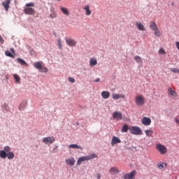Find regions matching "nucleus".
Wrapping results in <instances>:
<instances>
[{
    "label": "nucleus",
    "mask_w": 179,
    "mask_h": 179,
    "mask_svg": "<svg viewBox=\"0 0 179 179\" xmlns=\"http://www.w3.org/2000/svg\"><path fill=\"white\" fill-rule=\"evenodd\" d=\"M97 157V155L96 154H92L91 155L88 156H84L78 158L77 161V166H80L81 163L83 162H89V160H93V159H96Z\"/></svg>",
    "instance_id": "1"
},
{
    "label": "nucleus",
    "mask_w": 179,
    "mask_h": 179,
    "mask_svg": "<svg viewBox=\"0 0 179 179\" xmlns=\"http://www.w3.org/2000/svg\"><path fill=\"white\" fill-rule=\"evenodd\" d=\"M135 103L136 106H138L139 107L145 106V97L142 95H137L135 98Z\"/></svg>",
    "instance_id": "2"
},
{
    "label": "nucleus",
    "mask_w": 179,
    "mask_h": 179,
    "mask_svg": "<svg viewBox=\"0 0 179 179\" xmlns=\"http://www.w3.org/2000/svg\"><path fill=\"white\" fill-rule=\"evenodd\" d=\"M129 131L132 135H142V129L139 127L132 126L129 128Z\"/></svg>",
    "instance_id": "3"
},
{
    "label": "nucleus",
    "mask_w": 179,
    "mask_h": 179,
    "mask_svg": "<svg viewBox=\"0 0 179 179\" xmlns=\"http://www.w3.org/2000/svg\"><path fill=\"white\" fill-rule=\"evenodd\" d=\"M156 149L159 152L160 155H166L167 153V148L162 144H157Z\"/></svg>",
    "instance_id": "4"
},
{
    "label": "nucleus",
    "mask_w": 179,
    "mask_h": 179,
    "mask_svg": "<svg viewBox=\"0 0 179 179\" xmlns=\"http://www.w3.org/2000/svg\"><path fill=\"white\" fill-rule=\"evenodd\" d=\"M43 142L45 143V145H51L55 142V138H54V136L44 137L43 138Z\"/></svg>",
    "instance_id": "5"
},
{
    "label": "nucleus",
    "mask_w": 179,
    "mask_h": 179,
    "mask_svg": "<svg viewBox=\"0 0 179 179\" xmlns=\"http://www.w3.org/2000/svg\"><path fill=\"white\" fill-rule=\"evenodd\" d=\"M112 117L113 120H116L117 121H120V120H122V113L120 111L114 112L112 114Z\"/></svg>",
    "instance_id": "6"
},
{
    "label": "nucleus",
    "mask_w": 179,
    "mask_h": 179,
    "mask_svg": "<svg viewBox=\"0 0 179 179\" xmlns=\"http://www.w3.org/2000/svg\"><path fill=\"white\" fill-rule=\"evenodd\" d=\"M141 122L143 125H145V127H149V125L152 124V120L150 119V117H144L141 120Z\"/></svg>",
    "instance_id": "7"
},
{
    "label": "nucleus",
    "mask_w": 179,
    "mask_h": 179,
    "mask_svg": "<svg viewBox=\"0 0 179 179\" xmlns=\"http://www.w3.org/2000/svg\"><path fill=\"white\" fill-rule=\"evenodd\" d=\"M24 13L26 15H35L36 10H34V8H30V7H27L26 8L24 9Z\"/></svg>",
    "instance_id": "8"
},
{
    "label": "nucleus",
    "mask_w": 179,
    "mask_h": 179,
    "mask_svg": "<svg viewBox=\"0 0 179 179\" xmlns=\"http://www.w3.org/2000/svg\"><path fill=\"white\" fill-rule=\"evenodd\" d=\"M10 0H6L2 2V6L4 8L5 10L8 12L9 10L10 5Z\"/></svg>",
    "instance_id": "9"
},
{
    "label": "nucleus",
    "mask_w": 179,
    "mask_h": 179,
    "mask_svg": "<svg viewBox=\"0 0 179 179\" xmlns=\"http://www.w3.org/2000/svg\"><path fill=\"white\" fill-rule=\"evenodd\" d=\"M76 162V160H75L73 157H70L66 159V164H67L68 166H71L72 167L75 166Z\"/></svg>",
    "instance_id": "10"
},
{
    "label": "nucleus",
    "mask_w": 179,
    "mask_h": 179,
    "mask_svg": "<svg viewBox=\"0 0 179 179\" xmlns=\"http://www.w3.org/2000/svg\"><path fill=\"white\" fill-rule=\"evenodd\" d=\"M136 175V171H134L130 173H126L124 176V179H133L134 178L135 176Z\"/></svg>",
    "instance_id": "11"
},
{
    "label": "nucleus",
    "mask_w": 179,
    "mask_h": 179,
    "mask_svg": "<svg viewBox=\"0 0 179 179\" xmlns=\"http://www.w3.org/2000/svg\"><path fill=\"white\" fill-rule=\"evenodd\" d=\"M66 42L70 47H75L76 45V41L74 39L66 38Z\"/></svg>",
    "instance_id": "12"
},
{
    "label": "nucleus",
    "mask_w": 179,
    "mask_h": 179,
    "mask_svg": "<svg viewBox=\"0 0 179 179\" xmlns=\"http://www.w3.org/2000/svg\"><path fill=\"white\" fill-rule=\"evenodd\" d=\"M112 97L114 100H118L120 99H125V95L122 94H118L113 93L112 94Z\"/></svg>",
    "instance_id": "13"
},
{
    "label": "nucleus",
    "mask_w": 179,
    "mask_h": 179,
    "mask_svg": "<svg viewBox=\"0 0 179 179\" xmlns=\"http://www.w3.org/2000/svg\"><path fill=\"white\" fill-rule=\"evenodd\" d=\"M117 143H121V140L117 136H113L111 140V145H117Z\"/></svg>",
    "instance_id": "14"
},
{
    "label": "nucleus",
    "mask_w": 179,
    "mask_h": 179,
    "mask_svg": "<svg viewBox=\"0 0 179 179\" xmlns=\"http://www.w3.org/2000/svg\"><path fill=\"white\" fill-rule=\"evenodd\" d=\"M136 26L137 29H138V30H140V31H145V30H146L145 29V26H143V24H142L141 22H136Z\"/></svg>",
    "instance_id": "15"
},
{
    "label": "nucleus",
    "mask_w": 179,
    "mask_h": 179,
    "mask_svg": "<svg viewBox=\"0 0 179 179\" xmlns=\"http://www.w3.org/2000/svg\"><path fill=\"white\" fill-rule=\"evenodd\" d=\"M168 93L170 96H172V99H176V97H177V92L174 90H173V89H171V87H169L168 89Z\"/></svg>",
    "instance_id": "16"
},
{
    "label": "nucleus",
    "mask_w": 179,
    "mask_h": 179,
    "mask_svg": "<svg viewBox=\"0 0 179 179\" xmlns=\"http://www.w3.org/2000/svg\"><path fill=\"white\" fill-rule=\"evenodd\" d=\"M6 157H8L9 160H11L12 159H15V154H13V152H8V153L5 152V155L4 157H3V159H6Z\"/></svg>",
    "instance_id": "17"
},
{
    "label": "nucleus",
    "mask_w": 179,
    "mask_h": 179,
    "mask_svg": "<svg viewBox=\"0 0 179 179\" xmlns=\"http://www.w3.org/2000/svg\"><path fill=\"white\" fill-rule=\"evenodd\" d=\"M50 12L51 13L49 15V17H50V19H55V17H57V11H55V9L52 8H50Z\"/></svg>",
    "instance_id": "18"
},
{
    "label": "nucleus",
    "mask_w": 179,
    "mask_h": 179,
    "mask_svg": "<svg viewBox=\"0 0 179 179\" xmlns=\"http://www.w3.org/2000/svg\"><path fill=\"white\" fill-rule=\"evenodd\" d=\"M101 97L103 98L105 100L110 98V94L108 91H103L101 94Z\"/></svg>",
    "instance_id": "19"
},
{
    "label": "nucleus",
    "mask_w": 179,
    "mask_h": 179,
    "mask_svg": "<svg viewBox=\"0 0 179 179\" xmlns=\"http://www.w3.org/2000/svg\"><path fill=\"white\" fill-rule=\"evenodd\" d=\"M150 29L152 30V31L159 29V27H157V24H156V22L152 21L150 23Z\"/></svg>",
    "instance_id": "20"
},
{
    "label": "nucleus",
    "mask_w": 179,
    "mask_h": 179,
    "mask_svg": "<svg viewBox=\"0 0 179 179\" xmlns=\"http://www.w3.org/2000/svg\"><path fill=\"white\" fill-rule=\"evenodd\" d=\"M26 107H27V101H22L19 106V110L20 111H23V110H24V108H26Z\"/></svg>",
    "instance_id": "21"
},
{
    "label": "nucleus",
    "mask_w": 179,
    "mask_h": 179,
    "mask_svg": "<svg viewBox=\"0 0 179 179\" xmlns=\"http://www.w3.org/2000/svg\"><path fill=\"white\" fill-rule=\"evenodd\" d=\"M109 173L110 174H117V173H120V171L118 170V168L113 166L109 169Z\"/></svg>",
    "instance_id": "22"
},
{
    "label": "nucleus",
    "mask_w": 179,
    "mask_h": 179,
    "mask_svg": "<svg viewBox=\"0 0 179 179\" xmlns=\"http://www.w3.org/2000/svg\"><path fill=\"white\" fill-rule=\"evenodd\" d=\"M96 64H97V59H96L94 57L90 59V66H92V67L96 66Z\"/></svg>",
    "instance_id": "23"
},
{
    "label": "nucleus",
    "mask_w": 179,
    "mask_h": 179,
    "mask_svg": "<svg viewBox=\"0 0 179 179\" xmlns=\"http://www.w3.org/2000/svg\"><path fill=\"white\" fill-rule=\"evenodd\" d=\"M84 10H85V15L87 16H90V15H92V11L90 10V7L89 6H86L84 8Z\"/></svg>",
    "instance_id": "24"
},
{
    "label": "nucleus",
    "mask_w": 179,
    "mask_h": 179,
    "mask_svg": "<svg viewBox=\"0 0 179 179\" xmlns=\"http://www.w3.org/2000/svg\"><path fill=\"white\" fill-rule=\"evenodd\" d=\"M60 9L62 13H64L66 16H69V10H68V8L61 6Z\"/></svg>",
    "instance_id": "25"
},
{
    "label": "nucleus",
    "mask_w": 179,
    "mask_h": 179,
    "mask_svg": "<svg viewBox=\"0 0 179 179\" xmlns=\"http://www.w3.org/2000/svg\"><path fill=\"white\" fill-rule=\"evenodd\" d=\"M42 64H43V62H36L34 64V68H36V69H41V68H43Z\"/></svg>",
    "instance_id": "26"
},
{
    "label": "nucleus",
    "mask_w": 179,
    "mask_h": 179,
    "mask_svg": "<svg viewBox=\"0 0 179 179\" xmlns=\"http://www.w3.org/2000/svg\"><path fill=\"white\" fill-rule=\"evenodd\" d=\"M69 149H82V146L77 144H71L69 145Z\"/></svg>",
    "instance_id": "27"
},
{
    "label": "nucleus",
    "mask_w": 179,
    "mask_h": 179,
    "mask_svg": "<svg viewBox=\"0 0 179 179\" xmlns=\"http://www.w3.org/2000/svg\"><path fill=\"white\" fill-rule=\"evenodd\" d=\"M145 132L146 136H148L149 138L153 136V130L152 129L145 130Z\"/></svg>",
    "instance_id": "28"
},
{
    "label": "nucleus",
    "mask_w": 179,
    "mask_h": 179,
    "mask_svg": "<svg viewBox=\"0 0 179 179\" xmlns=\"http://www.w3.org/2000/svg\"><path fill=\"white\" fill-rule=\"evenodd\" d=\"M154 34L156 37H160L162 36V33L160 32V30H159V28L154 30Z\"/></svg>",
    "instance_id": "29"
},
{
    "label": "nucleus",
    "mask_w": 179,
    "mask_h": 179,
    "mask_svg": "<svg viewBox=\"0 0 179 179\" xmlns=\"http://www.w3.org/2000/svg\"><path fill=\"white\" fill-rule=\"evenodd\" d=\"M128 129H129L128 124H124L121 129V132H128Z\"/></svg>",
    "instance_id": "30"
},
{
    "label": "nucleus",
    "mask_w": 179,
    "mask_h": 179,
    "mask_svg": "<svg viewBox=\"0 0 179 179\" xmlns=\"http://www.w3.org/2000/svg\"><path fill=\"white\" fill-rule=\"evenodd\" d=\"M13 78H14V79L15 80V83H20L21 79H20V77H19L18 75L14 74L13 75Z\"/></svg>",
    "instance_id": "31"
},
{
    "label": "nucleus",
    "mask_w": 179,
    "mask_h": 179,
    "mask_svg": "<svg viewBox=\"0 0 179 179\" xmlns=\"http://www.w3.org/2000/svg\"><path fill=\"white\" fill-rule=\"evenodd\" d=\"M134 59L137 62V64L142 63V57H141L140 56H135Z\"/></svg>",
    "instance_id": "32"
},
{
    "label": "nucleus",
    "mask_w": 179,
    "mask_h": 179,
    "mask_svg": "<svg viewBox=\"0 0 179 179\" xmlns=\"http://www.w3.org/2000/svg\"><path fill=\"white\" fill-rule=\"evenodd\" d=\"M58 48L59 50H62V41L61 38L57 39Z\"/></svg>",
    "instance_id": "33"
},
{
    "label": "nucleus",
    "mask_w": 179,
    "mask_h": 179,
    "mask_svg": "<svg viewBox=\"0 0 179 179\" xmlns=\"http://www.w3.org/2000/svg\"><path fill=\"white\" fill-rule=\"evenodd\" d=\"M3 152H5L6 153H10V147L5 146Z\"/></svg>",
    "instance_id": "34"
},
{
    "label": "nucleus",
    "mask_w": 179,
    "mask_h": 179,
    "mask_svg": "<svg viewBox=\"0 0 179 179\" xmlns=\"http://www.w3.org/2000/svg\"><path fill=\"white\" fill-rule=\"evenodd\" d=\"M17 62H20L21 65H27V63H26V62L21 58H18Z\"/></svg>",
    "instance_id": "35"
},
{
    "label": "nucleus",
    "mask_w": 179,
    "mask_h": 179,
    "mask_svg": "<svg viewBox=\"0 0 179 179\" xmlns=\"http://www.w3.org/2000/svg\"><path fill=\"white\" fill-rule=\"evenodd\" d=\"M6 55L10 57V58H15V55L9 51H6Z\"/></svg>",
    "instance_id": "36"
},
{
    "label": "nucleus",
    "mask_w": 179,
    "mask_h": 179,
    "mask_svg": "<svg viewBox=\"0 0 179 179\" xmlns=\"http://www.w3.org/2000/svg\"><path fill=\"white\" fill-rule=\"evenodd\" d=\"M157 166H158V169H159L160 170H162V169H164V166H166V164L159 163Z\"/></svg>",
    "instance_id": "37"
},
{
    "label": "nucleus",
    "mask_w": 179,
    "mask_h": 179,
    "mask_svg": "<svg viewBox=\"0 0 179 179\" xmlns=\"http://www.w3.org/2000/svg\"><path fill=\"white\" fill-rule=\"evenodd\" d=\"M41 69V72H43V73H47V72H48V69H47V67L42 66Z\"/></svg>",
    "instance_id": "38"
},
{
    "label": "nucleus",
    "mask_w": 179,
    "mask_h": 179,
    "mask_svg": "<svg viewBox=\"0 0 179 179\" xmlns=\"http://www.w3.org/2000/svg\"><path fill=\"white\" fill-rule=\"evenodd\" d=\"M159 54H162V55H166V51L163 48H160L159 50Z\"/></svg>",
    "instance_id": "39"
},
{
    "label": "nucleus",
    "mask_w": 179,
    "mask_h": 179,
    "mask_svg": "<svg viewBox=\"0 0 179 179\" xmlns=\"http://www.w3.org/2000/svg\"><path fill=\"white\" fill-rule=\"evenodd\" d=\"M5 157V151L3 150H0V157L1 159H3V157Z\"/></svg>",
    "instance_id": "40"
},
{
    "label": "nucleus",
    "mask_w": 179,
    "mask_h": 179,
    "mask_svg": "<svg viewBox=\"0 0 179 179\" xmlns=\"http://www.w3.org/2000/svg\"><path fill=\"white\" fill-rule=\"evenodd\" d=\"M171 72H173L174 73H179V69H171Z\"/></svg>",
    "instance_id": "41"
},
{
    "label": "nucleus",
    "mask_w": 179,
    "mask_h": 179,
    "mask_svg": "<svg viewBox=\"0 0 179 179\" xmlns=\"http://www.w3.org/2000/svg\"><path fill=\"white\" fill-rule=\"evenodd\" d=\"M69 82H70L71 83H75V78L72 77L69 78Z\"/></svg>",
    "instance_id": "42"
},
{
    "label": "nucleus",
    "mask_w": 179,
    "mask_h": 179,
    "mask_svg": "<svg viewBox=\"0 0 179 179\" xmlns=\"http://www.w3.org/2000/svg\"><path fill=\"white\" fill-rule=\"evenodd\" d=\"M27 8H29V6H34V3H28L26 4Z\"/></svg>",
    "instance_id": "43"
},
{
    "label": "nucleus",
    "mask_w": 179,
    "mask_h": 179,
    "mask_svg": "<svg viewBox=\"0 0 179 179\" xmlns=\"http://www.w3.org/2000/svg\"><path fill=\"white\" fill-rule=\"evenodd\" d=\"M3 38H2V36L0 35V43H1V44H3Z\"/></svg>",
    "instance_id": "44"
},
{
    "label": "nucleus",
    "mask_w": 179,
    "mask_h": 179,
    "mask_svg": "<svg viewBox=\"0 0 179 179\" xmlns=\"http://www.w3.org/2000/svg\"><path fill=\"white\" fill-rule=\"evenodd\" d=\"M175 122H176V124H178V125H179V120L178 119L176 118Z\"/></svg>",
    "instance_id": "45"
},
{
    "label": "nucleus",
    "mask_w": 179,
    "mask_h": 179,
    "mask_svg": "<svg viewBox=\"0 0 179 179\" xmlns=\"http://www.w3.org/2000/svg\"><path fill=\"white\" fill-rule=\"evenodd\" d=\"M94 82L95 83L100 82V78H96V80H94Z\"/></svg>",
    "instance_id": "46"
},
{
    "label": "nucleus",
    "mask_w": 179,
    "mask_h": 179,
    "mask_svg": "<svg viewBox=\"0 0 179 179\" xmlns=\"http://www.w3.org/2000/svg\"><path fill=\"white\" fill-rule=\"evenodd\" d=\"M10 51H11V52H13V54H15V49L14 48H10Z\"/></svg>",
    "instance_id": "47"
},
{
    "label": "nucleus",
    "mask_w": 179,
    "mask_h": 179,
    "mask_svg": "<svg viewBox=\"0 0 179 179\" xmlns=\"http://www.w3.org/2000/svg\"><path fill=\"white\" fill-rule=\"evenodd\" d=\"M96 178H97V179H101L100 174H96Z\"/></svg>",
    "instance_id": "48"
},
{
    "label": "nucleus",
    "mask_w": 179,
    "mask_h": 179,
    "mask_svg": "<svg viewBox=\"0 0 179 179\" xmlns=\"http://www.w3.org/2000/svg\"><path fill=\"white\" fill-rule=\"evenodd\" d=\"M171 5H172V6H174V3H172Z\"/></svg>",
    "instance_id": "49"
},
{
    "label": "nucleus",
    "mask_w": 179,
    "mask_h": 179,
    "mask_svg": "<svg viewBox=\"0 0 179 179\" xmlns=\"http://www.w3.org/2000/svg\"><path fill=\"white\" fill-rule=\"evenodd\" d=\"M53 150H55V148H54Z\"/></svg>",
    "instance_id": "50"
},
{
    "label": "nucleus",
    "mask_w": 179,
    "mask_h": 179,
    "mask_svg": "<svg viewBox=\"0 0 179 179\" xmlns=\"http://www.w3.org/2000/svg\"><path fill=\"white\" fill-rule=\"evenodd\" d=\"M57 1H61V0H57Z\"/></svg>",
    "instance_id": "51"
}]
</instances>
